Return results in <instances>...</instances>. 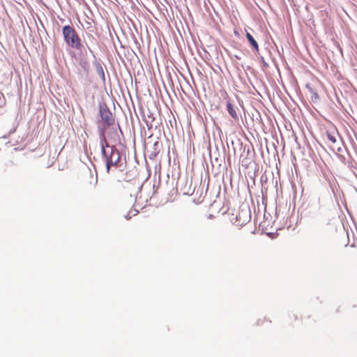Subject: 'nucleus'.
<instances>
[{"label": "nucleus", "instance_id": "8", "mask_svg": "<svg viewBox=\"0 0 357 357\" xmlns=\"http://www.w3.org/2000/svg\"><path fill=\"white\" fill-rule=\"evenodd\" d=\"M125 218H126L127 220H129V219H130L131 216H130L129 215H125Z\"/></svg>", "mask_w": 357, "mask_h": 357}, {"label": "nucleus", "instance_id": "4", "mask_svg": "<svg viewBox=\"0 0 357 357\" xmlns=\"http://www.w3.org/2000/svg\"><path fill=\"white\" fill-rule=\"evenodd\" d=\"M99 113L101 121L107 126H112L115 123V119L106 104L99 105Z\"/></svg>", "mask_w": 357, "mask_h": 357}, {"label": "nucleus", "instance_id": "5", "mask_svg": "<svg viewBox=\"0 0 357 357\" xmlns=\"http://www.w3.org/2000/svg\"><path fill=\"white\" fill-rule=\"evenodd\" d=\"M221 92H222V96L225 99L227 100V111H228L229 114L231 116V117L233 119H238V114H237L236 110L234 109V105L230 102L229 96L227 92L226 91H222Z\"/></svg>", "mask_w": 357, "mask_h": 357}, {"label": "nucleus", "instance_id": "6", "mask_svg": "<svg viewBox=\"0 0 357 357\" xmlns=\"http://www.w3.org/2000/svg\"><path fill=\"white\" fill-rule=\"evenodd\" d=\"M246 38L248 39V40L250 42V43L251 44V45L253 47V48L256 50V51H259V45H258V43H257V41L255 40V38L252 37V36L250 33H246Z\"/></svg>", "mask_w": 357, "mask_h": 357}, {"label": "nucleus", "instance_id": "2", "mask_svg": "<svg viewBox=\"0 0 357 357\" xmlns=\"http://www.w3.org/2000/svg\"><path fill=\"white\" fill-rule=\"evenodd\" d=\"M107 149L102 147V153L106 160L107 172L109 173L112 167H119L121 161V154L117 149L114 146H109Z\"/></svg>", "mask_w": 357, "mask_h": 357}, {"label": "nucleus", "instance_id": "1", "mask_svg": "<svg viewBox=\"0 0 357 357\" xmlns=\"http://www.w3.org/2000/svg\"><path fill=\"white\" fill-rule=\"evenodd\" d=\"M62 33L64 41L68 47L75 50H81L82 48L83 45L81 39L73 27L69 25L64 26Z\"/></svg>", "mask_w": 357, "mask_h": 357}, {"label": "nucleus", "instance_id": "3", "mask_svg": "<svg viewBox=\"0 0 357 357\" xmlns=\"http://www.w3.org/2000/svg\"><path fill=\"white\" fill-rule=\"evenodd\" d=\"M231 215L234 217L231 218V222L238 227L246 225L251 219V213L248 208L238 210L235 214L232 213Z\"/></svg>", "mask_w": 357, "mask_h": 357}, {"label": "nucleus", "instance_id": "7", "mask_svg": "<svg viewBox=\"0 0 357 357\" xmlns=\"http://www.w3.org/2000/svg\"><path fill=\"white\" fill-rule=\"evenodd\" d=\"M326 136L328 139L333 144H335L337 142L336 137L335 135H333L332 133H330L329 132H326Z\"/></svg>", "mask_w": 357, "mask_h": 357}]
</instances>
